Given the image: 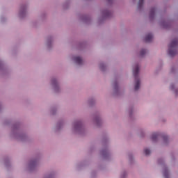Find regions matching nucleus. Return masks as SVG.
I'll return each instance as SVG.
<instances>
[{
  "instance_id": "obj_1",
  "label": "nucleus",
  "mask_w": 178,
  "mask_h": 178,
  "mask_svg": "<svg viewBox=\"0 0 178 178\" xmlns=\"http://www.w3.org/2000/svg\"><path fill=\"white\" fill-rule=\"evenodd\" d=\"M178 45V40H173L169 45L168 55L170 56H175L177 51H176V47Z\"/></svg>"
},
{
  "instance_id": "obj_2",
  "label": "nucleus",
  "mask_w": 178,
  "mask_h": 178,
  "mask_svg": "<svg viewBox=\"0 0 178 178\" xmlns=\"http://www.w3.org/2000/svg\"><path fill=\"white\" fill-rule=\"evenodd\" d=\"M140 72V67L138 65H136L135 68L134 69L133 73H134V76L135 78V91H137L138 88H140V79H138V72Z\"/></svg>"
},
{
  "instance_id": "obj_3",
  "label": "nucleus",
  "mask_w": 178,
  "mask_h": 178,
  "mask_svg": "<svg viewBox=\"0 0 178 178\" xmlns=\"http://www.w3.org/2000/svg\"><path fill=\"white\" fill-rule=\"evenodd\" d=\"M145 41L146 42H151V41H152V34L149 33L147 35L145 38Z\"/></svg>"
},
{
  "instance_id": "obj_4",
  "label": "nucleus",
  "mask_w": 178,
  "mask_h": 178,
  "mask_svg": "<svg viewBox=\"0 0 178 178\" xmlns=\"http://www.w3.org/2000/svg\"><path fill=\"white\" fill-rule=\"evenodd\" d=\"M74 60L76 62V63H77L78 65H81V63H83V60L81 59V58L76 56L75 58H74Z\"/></svg>"
},
{
  "instance_id": "obj_5",
  "label": "nucleus",
  "mask_w": 178,
  "mask_h": 178,
  "mask_svg": "<svg viewBox=\"0 0 178 178\" xmlns=\"http://www.w3.org/2000/svg\"><path fill=\"white\" fill-rule=\"evenodd\" d=\"M158 136H159L158 133L153 134L152 136V141H156V139L158 138Z\"/></svg>"
},
{
  "instance_id": "obj_6",
  "label": "nucleus",
  "mask_w": 178,
  "mask_h": 178,
  "mask_svg": "<svg viewBox=\"0 0 178 178\" xmlns=\"http://www.w3.org/2000/svg\"><path fill=\"white\" fill-rule=\"evenodd\" d=\"M163 175L165 178H169V172H168V170H164Z\"/></svg>"
},
{
  "instance_id": "obj_7",
  "label": "nucleus",
  "mask_w": 178,
  "mask_h": 178,
  "mask_svg": "<svg viewBox=\"0 0 178 178\" xmlns=\"http://www.w3.org/2000/svg\"><path fill=\"white\" fill-rule=\"evenodd\" d=\"M144 153L145 155H149L151 154V151L148 149H145Z\"/></svg>"
},
{
  "instance_id": "obj_8",
  "label": "nucleus",
  "mask_w": 178,
  "mask_h": 178,
  "mask_svg": "<svg viewBox=\"0 0 178 178\" xmlns=\"http://www.w3.org/2000/svg\"><path fill=\"white\" fill-rule=\"evenodd\" d=\"M143 3H144V0H139L138 8H142Z\"/></svg>"
},
{
  "instance_id": "obj_9",
  "label": "nucleus",
  "mask_w": 178,
  "mask_h": 178,
  "mask_svg": "<svg viewBox=\"0 0 178 178\" xmlns=\"http://www.w3.org/2000/svg\"><path fill=\"white\" fill-rule=\"evenodd\" d=\"M155 15V8H152L150 11V17H152Z\"/></svg>"
},
{
  "instance_id": "obj_10",
  "label": "nucleus",
  "mask_w": 178,
  "mask_h": 178,
  "mask_svg": "<svg viewBox=\"0 0 178 178\" xmlns=\"http://www.w3.org/2000/svg\"><path fill=\"white\" fill-rule=\"evenodd\" d=\"M145 54H147V50L145 49H142L140 51V56H144V55H145Z\"/></svg>"
},
{
  "instance_id": "obj_11",
  "label": "nucleus",
  "mask_w": 178,
  "mask_h": 178,
  "mask_svg": "<svg viewBox=\"0 0 178 178\" xmlns=\"http://www.w3.org/2000/svg\"><path fill=\"white\" fill-rule=\"evenodd\" d=\"M81 126V124L80 122H76L74 124V129H79Z\"/></svg>"
},
{
  "instance_id": "obj_12",
  "label": "nucleus",
  "mask_w": 178,
  "mask_h": 178,
  "mask_svg": "<svg viewBox=\"0 0 178 178\" xmlns=\"http://www.w3.org/2000/svg\"><path fill=\"white\" fill-rule=\"evenodd\" d=\"M52 84H56V79L52 80Z\"/></svg>"
},
{
  "instance_id": "obj_13",
  "label": "nucleus",
  "mask_w": 178,
  "mask_h": 178,
  "mask_svg": "<svg viewBox=\"0 0 178 178\" xmlns=\"http://www.w3.org/2000/svg\"><path fill=\"white\" fill-rule=\"evenodd\" d=\"M164 140H166V138H164Z\"/></svg>"
},
{
  "instance_id": "obj_14",
  "label": "nucleus",
  "mask_w": 178,
  "mask_h": 178,
  "mask_svg": "<svg viewBox=\"0 0 178 178\" xmlns=\"http://www.w3.org/2000/svg\"><path fill=\"white\" fill-rule=\"evenodd\" d=\"M0 65H1V61H0Z\"/></svg>"
}]
</instances>
